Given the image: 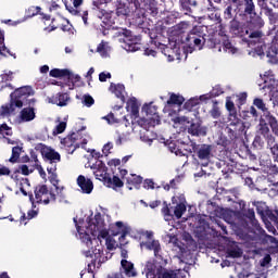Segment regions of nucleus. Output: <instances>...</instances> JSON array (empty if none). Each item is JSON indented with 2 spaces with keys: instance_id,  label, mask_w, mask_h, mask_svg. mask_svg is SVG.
Returning a JSON list of instances; mask_svg holds the SVG:
<instances>
[{
  "instance_id": "nucleus-1",
  "label": "nucleus",
  "mask_w": 278,
  "mask_h": 278,
  "mask_svg": "<svg viewBox=\"0 0 278 278\" xmlns=\"http://www.w3.org/2000/svg\"><path fill=\"white\" fill-rule=\"evenodd\" d=\"M34 94H36V91H34V88L31 86H23L16 88L10 94V103L1 106V116H11V114H14V112H16V108L21 110L23 105L34 108V105H36V98L29 99V97H34Z\"/></svg>"
},
{
  "instance_id": "nucleus-2",
  "label": "nucleus",
  "mask_w": 278,
  "mask_h": 278,
  "mask_svg": "<svg viewBox=\"0 0 278 278\" xmlns=\"http://www.w3.org/2000/svg\"><path fill=\"white\" fill-rule=\"evenodd\" d=\"M233 5L236 15L240 21H249L253 16H257L255 11V2L253 0H228Z\"/></svg>"
},
{
  "instance_id": "nucleus-3",
  "label": "nucleus",
  "mask_w": 278,
  "mask_h": 278,
  "mask_svg": "<svg viewBox=\"0 0 278 278\" xmlns=\"http://www.w3.org/2000/svg\"><path fill=\"white\" fill-rule=\"evenodd\" d=\"M34 192L36 203H43V205H49V203H55L58 199L55 191H53V189H49L47 185H37Z\"/></svg>"
},
{
  "instance_id": "nucleus-4",
  "label": "nucleus",
  "mask_w": 278,
  "mask_h": 278,
  "mask_svg": "<svg viewBox=\"0 0 278 278\" xmlns=\"http://www.w3.org/2000/svg\"><path fill=\"white\" fill-rule=\"evenodd\" d=\"M193 149L200 162H203L202 166H208L210 160L214 157V154L212 153V151H214V146L202 143V144L195 146Z\"/></svg>"
},
{
  "instance_id": "nucleus-5",
  "label": "nucleus",
  "mask_w": 278,
  "mask_h": 278,
  "mask_svg": "<svg viewBox=\"0 0 278 278\" xmlns=\"http://www.w3.org/2000/svg\"><path fill=\"white\" fill-rule=\"evenodd\" d=\"M86 257H91V262L88 264V271L92 273V266L93 268L98 265L101 266V264H105L108 262V256L103 253V248L98 247L94 250H92V254L90 251L85 252Z\"/></svg>"
},
{
  "instance_id": "nucleus-6",
  "label": "nucleus",
  "mask_w": 278,
  "mask_h": 278,
  "mask_svg": "<svg viewBox=\"0 0 278 278\" xmlns=\"http://www.w3.org/2000/svg\"><path fill=\"white\" fill-rule=\"evenodd\" d=\"M105 227V220L103 219V216L101 213H96L93 217L88 218V231H90L93 240H97V233L101 231V229H104Z\"/></svg>"
},
{
  "instance_id": "nucleus-7",
  "label": "nucleus",
  "mask_w": 278,
  "mask_h": 278,
  "mask_svg": "<svg viewBox=\"0 0 278 278\" xmlns=\"http://www.w3.org/2000/svg\"><path fill=\"white\" fill-rule=\"evenodd\" d=\"M229 31L232 36H237L238 38H244V36H249V28L242 25L240 21L237 18H232L229 23Z\"/></svg>"
},
{
  "instance_id": "nucleus-8",
  "label": "nucleus",
  "mask_w": 278,
  "mask_h": 278,
  "mask_svg": "<svg viewBox=\"0 0 278 278\" xmlns=\"http://www.w3.org/2000/svg\"><path fill=\"white\" fill-rule=\"evenodd\" d=\"M184 42H186L189 47V49H194L197 47L198 49H203V45H205V41H203V37L201 35L190 31Z\"/></svg>"
},
{
  "instance_id": "nucleus-9",
  "label": "nucleus",
  "mask_w": 278,
  "mask_h": 278,
  "mask_svg": "<svg viewBox=\"0 0 278 278\" xmlns=\"http://www.w3.org/2000/svg\"><path fill=\"white\" fill-rule=\"evenodd\" d=\"M163 270H164V267H162V265L157 267V265H155V263L151 261H148L146 263L144 271H146L147 278H160Z\"/></svg>"
},
{
  "instance_id": "nucleus-10",
  "label": "nucleus",
  "mask_w": 278,
  "mask_h": 278,
  "mask_svg": "<svg viewBox=\"0 0 278 278\" xmlns=\"http://www.w3.org/2000/svg\"><path fill=\"white\" fill-rule=\"evenodd\" d=\"M41 153L46 162H49L50 166H58V162H62V155L51 148L46 147V150H42Z\"/></svg>"
},
{
  "instance_id": "nucleus-11",
  "label": "nucleus",
  "mask_w": 278,
  "mask_h": 278,
  "mask_svg": "<svg viewBox=\"0 0 278 278\" xmlns=\"http://www.w3.org/2000/svg\"><path fill=\"white\" fill-rule=\"evenodd\" d=\"M119 273H121V275H125L129 278L138 277V271H136V267L134 266V263L131 261H127V260L121 261Z\"/></svg>"
},
{
  "instance_id": "nucleus-12",
  "label": "nucleus",
  "mask_w": 278,
  "mask_h": 278,
  "mask_svg": "<svg viewBox=\"0 0 278 278\" xmlns=\"http://www.w3.org/2000/svg\"><path fill=\"white\" fill-rule=\"evenodd\" d=\"M79 140V130L76 132H72L71 135H67L65 138L61 139V144L63 147H66L67 149H71L74 147L73 151L76 149H79L80 144L77 142Z\"/></svg>"
},
{
  "instance_id": "nucleus-13",
  "label": "nucleus",
  "mask_w": 278,
  "mask_h": 278,
  "mask_svg": "<svg viewBox=\"0 0 278 278\" xmlns=\"http://www.w3.org/2000/svg\"><path fill=\"white\" fill-rule=\"evenodd\" d=\"M77 186L80 187V190L84 192V194H91L92 190H94V184L92 180L84 175L78 176Z\"/></svg>"
},
{
  "instance_id": "nucleus-14",
  "label": "nucleus",
  "mask_w": 278,
  "mask_h": 278,
  "mask_svg": "<svg viewBox=\"0 0 278 278\" xmlns=\"http://www.w3.org/2000/svg\"><path fill=\"white\" fill-rule=\"evenodd\" d=\"M143 110H146V114L148 118H151L152 126L155 127V125H160L161 119H160V114L157 113V106L153 105V103L146 104L143 106Z\"/></svg>"
},
{
  "instance_id": "nucleus-15",
  "label": "nucleus",
  "mask_w": 278,
  "mask_h": 278,
  "mask_svg": "<svg viewBox=\"0 0 278 278\" xmlns=\"http://www.w3.org/2000/svg\"><path fill=\"white\" fill-rule=\"evenodd\" d=\"M140 247H146L148 251H154V256L159 257V260H162V245L160 244V241L157 240H152L148 242H141Z\"/></svg>"
},
{
  "instance_id": "nucleus-16",
  "label": "nucleus",
  "mask_w": 278,
  "mask_h": 278,
  "mask_svg": "<svg viewBox=\"0 0 278 278\" xmlns=\"http://www.w3.org/2000/svg\"><path fill=\"white\" fill-rule=\"evenodd\" d=\"M55 170H58V165L47 167L48 175H50V184L54 186L56 192H62V190H64V187H60V180L58 179V174L55 173Z\"/></svg>"
},
{
  "instance_id": "nucleus-17",
  "label": "nucleus",
  "mask_w": 278,
  "mask_h": 278,
  "mask_svg": "<svg viewBox=\"0 0 278 278\" xmlns=\"http://www.w3.org/2000/svg\"><path fill=\"white\" fill-rule=\"evenodd\" d=\"M96 179H99V181H103L104 185L108 182V179H110V174H108V166L103 162H100L97 165L96 170L93 172Z\"/></svg>"
},
{
  "instance_id": "nucleus-18",
  "label": "nucleus",
  "mask_w": 278,
  "mask_h": 278,
  "mask_svg": "<svg viewBox=\"0 0 278 278\" xmlns=\"http://www.w3.org/2000/svg\"><path fill=\"white\" fill-rule=\"evenodd\" d=\"M228 127L232 129L244 131V129L247 128L244 126V122H242L240 117H238V113L228 114Z\"/></svg>"
},
{
  "instance_id": "nucleus-19",
  "label": "nucleus",
  "mask_w": 278,
  "mask_h": 278,
  "mask_svg": "<svg viewBox=\"0 0 278 278\" xmlns=\"http://www.w3.org/2000/svg\"><path fill=\"white\" fill-rule=\"evenodd\" d=\"M109 231L111 236H119V233H124V236H129L130 228L125 226L123 222H116L115 225L110 227Z\"/></svg>"
},
{
  "instance_id": "nucleus-20",
  "label": "nucleus",
  "mask_w": 278,
  "mask_h": 278,
  "mask_svg": "<svg viewBox=\"0 0 278 278\" xmlns=\"http://www.w3.org/2000/svg\"><path fill=\"white\" fill-rule=\"evenodd\" d=\"M190 136H207V128L201 125V122H193L188 127Z\"/></svg>"
},
{
  "instance_id": "nucleus-21",
  "label": "nucleus",
  "mask_w": 278,
  "mask_h": 278,
  "mask_svg": "<svg viewBox=\"0 0 278 278\" xmlns=\"http://www.w3.org/2000/svg\"><path fill=\"white\" fill-rule=\"evenodd\" d=\"M50 101L54 105H59V108H66V105H68V101H71V96H68V93L59 92L53 96Z\"/></svg>"
},
{
  "instance_id": "nucleus-22",
  "label": "nucleus",
  "mask_w": 278,
  "mask_h": 278,
  "mask_svg": "<svg viewBox=\"0 0 278 278\" xmlns=\"http://www.w3.org/2000/svg\"><path fill=\"white\" fill-rule=\"evenodd\" d=\"M36 118V109L34 106H28L22 109L20 112V119L22 123H29Z\"/></svg>"
},
{
  "instance_id": "nucleus-23",
  "label": "nucleus",
  "mask_w": 278,
  "mask_h": 278,
  "mask_svg": "<svg viewBox=\"0 0 278 278\" xmlns=\"http://www.w3.org/2000/svg\"><path fill=\"white\" fill-rule=\"evenodd\" d=\"M140 47H141V43L138 42V38H134L132 35L124 39V49L127 51H131V52L140 51Z\"/></svg>"
},
{
  "instance_id": "nucleus-24",
  "label": "nucleus",
  "mask_w": 278,
  "mask_h": 278,
  "mask_svg": "<svg viewBox=\"0 0 278 278\" xmlns=\"http://www.w3.org/2000/svg\"><path fill=\"white\" fill-rule=\"evenodd\" d=\"M127 112H130V116L138 118L140 116V106L136 98H130L126 104Z\"/></svg>"
},
{
  "instance_id": "nucleus-25",
  "label": "nucleus",
  "mask_w": 278,
  "mask_h": 278,
  "mask_svg": "<svg viewBox=\"0 0 278 278\" xmlns=\"http://www.w3.org/2000/svg\"><path fill=\"white\" fill-rule=\"evenodd\" d=\"M74 223L81 242L87 244V247H92V237L77 224L76 218H74Z\"/></svg>"
},
{
  "instance_id": "nucleus-26",
  "label": "nucleus",
  "mask_w": 278,
  "mask_h": 278,
  "mask_svg": "<svg viewBox=\"0 0 278 278\" xmlns=\"http://www.w3.org/2000/svg\"><path fill=\"white\" fill-rule=\"evenodd\" d=\"M67 83L65 86L68 87V90H74L75 86H81V76L77 74H73L70 70V74L66 76Z\"/></svg>"
},
{
  "instance_id": "nucleus-27",
  "label": "nucleus",
  "mask_w": 278,
  "mask_h": 278,
  "mask_svg": "<svg viewBox=\"0 0 278 278\" xmlns=\"http://www.w3.org/2000/svg\"><path fill=\"white\" fill-rule=\"evenodd\" d=\"M180 10L184 14L191 15L192 9L197 8V0H179Z\"/></svg>"
},
{
  "instance_id": "nucleus-28",
  "label": "nucleus",
  "mask_w": 278,
  "mask_h": 278,
  "mask_svg": "<svg viewBox=\"0 0 278 278\" xmlns=\"http://www.w3.org/2000/svg\"><path fill=\"white\" fill-rule=\"evenodd\" d=\"M189 25L187 22H180L169 28L170 36H181V34H186V29H188Z\"/></svg>"
},
{
  "instance_id": "nucleus-29",
  "label": "nucleus",
  "mask_w": 278,
  "mask_h": 278,
  "mask_svg": "<svg viewBox=\"0 0 278 278\" xmlns=\"http://www.w3.org/2000/svg\"><path fill=\"white\" fill-rule=\"evenodd\" d=\"M105 186L106 188H112L113 190H116L117 188H123V186H125V182H123L118 176H113V178L109 176Z\"/></svg>"
},
{
  "instance_id": "nucleus-30",
  "label": "nucleus",
  "mask_w": 278,
  "mask_h": 278,
  "mask_svg": "<svg viewBox=\"0 0 278 278\" xmlns=\"http://www.w3.org/2000/svg\"><path fill=\"white\" fill-rule=\"evenodd\" d=\"M74 7H68V4L65 3V8L68 11L70 14H73V16H81V12L77 10L80 5H84V0H71Z\"/></svg>"
},
{
  "instance_id": "nucleus-31",
  "label": "nucleus",
  "mask_w": 278,
  "mask_h": 278,
  "mask_svg": "<svg viewBox=\"0 0 278 278\" xmlns=\"http://www.w3.org/2000/svg\"><path fill=\"white\" fill-rule=\"evenodd\" d=\"M102 24L101 27L104 29H110L114 25V13H104L101 17Z\"/></svg>"
},
{
  "instance_id": "nucleus-32",
  "label": "nucleus",
  "mask_w": 278,
  "mask_h": 278,
  "mask_svg": "<svg viewBox=\"0 0 278 278\" xmlns=\"http://www.w3.org/2000/svg\"><path fill=\"white\" fill-rule=\"evenodd\" d=\"M185 101L186 98H184V96L170 93L169 99L167 100V105H178V108H181Z\"/></svg>"
},
{
  "instance_id": "nucleus-33",
  "label": "nucleus",
  "mask_w": 278,
  "mask_h": 278,
  "mask_svg": "<svg viewBox=\"0 0 278 278\" xmlns=\"http://www.w3.org/2000/svg\"><path fill=\"white\" fill-rule=\"evenodd\" d=\"M264 14L268 17L269 25H274V27L278 26V13L275 12L273 8L267 9V11H265Z\"/></svg>"
},
{
  "instance_id": "nucleus-34",
  "label": "nucleus",
  "mask_w": 278,
  "mask_h": 278,
  "mask_svg": "<svg viewBox=\"0 0 278 278\" xmlns=\"http://www.w3.org/2000/svg\"><path fill=\"white\" fill-rule=\"evenodd\" d=\"M263 37L264 33H262V30H253L251 33H248V42H260Z\"/></svg>"
},
{
  "instance_id": "nucleus-35",
  "label": "nucleus",
  "mask_w": 278,
  "mask_h": 278,
  "mask_svg": "<svg viewBox=\"0 0 278 278\" xmlns=\"http://www.w3.org/2000/svg\"><path fill=\"white\" fill-rule=\"evenodd\" d=\"M23 151V148L15 146L12 148V155L9 159V162H11V164H16V162H18L20 157H21V152Z\"/></svg>"
},
{
  "instance_id": "nucleus-36",
  "label": "nucleus",
  "mask_w": 278,
  "mask_h": 278,
  "mask_svg": "<svg viewBox=\"0 0 278 278\" xmlns=\"http://www.w3.org/2000/svg\"><path fill=\"white\" fill-rule=\"evenodd\" d=\"M50 77H67V75H70V70L67 68H63V70H60V68H53L50 71L49 73Z\"/></svg>"
},
{
  "instance_id": "nucleus-37",
  "label": "nucleus",
  "mask_w": 278,
  "mask_h": 278,
  "mask_svg": "<svg viewBox=\"0 0 278 278\" xmlns=\"http://www.w3.org/2000/svg\"><path fill=\"white\" fill-rule=\"evenodd\" d=\"M210 114L212 118L218 119L220 116H223V113L220 112V108H218V101H213V108L210 111Z\"/></svg>"
},
{
  "instance_id": "nucleus-38",
  "label": "nucleus",
  "mask_w": 278,
  "mask_h": 278,
  "mask_svg": "<svg viewBox=\"0 0 278 278\" xmlns=\"http://www.w3.org/2000/svg\"><path fill=\"white\" fill-rule=\"evenodd\" d=\"M139 127H142V129H146L147 131H149V129H151V127H153V121L148 117V118H139L137 121Z\"/></svg>"
},
{
  "instance_id": "nucleus-39",
  "label": "nucleus",
  "mask_w": 278,
  "mask_h": 278,
  "mask_svg": "<svg viewBox=\"0 0 278 278\" xmlns=\"http://www.w3.org/2000/svg\"><path fill=\"white\" fill-rule=\"evenodd\" d=\"M197 105H199V98H191L184 104V108L188 112H192Z\"/></svg>"
},
{
  "instance_id": "nucleus-40",
  "label": "nucleus",
  "mask_w": 278,
  "mask_h": 278,
  "mask_svg": "<svg viewBox=\"0 0 278 278\" xmlns=\"http://www.w3.org/2000/svg\"><path fill=\"white\" fill-rule=\"evenodd\" d=\"M253 105H255V108H257V110H261V112H268V109L266 106V102H264V100L262 98H255L253 100Z\"/></svg>"
},
{
  "instance_id": "nucleus-41",
  "label": "nucleus",
  "mask_w": 278,
  "mask_h": 278,
  "mask_svg": "<svg viewBox=\"0 0 278 278\" xmlns=\"http://www.w3.org/2000/svg\"><path fill=\"white\" fill-rule=\"evenodd\" d=\"M42 8L40 7H29L26 10V16H28V18H34V16H38V14H40Z\"/></svg>"
},
{
  "instance_id": "nucleus-42",
  "label": "nucleus",
  "mask_w": 278,
  "mask_h": 278,
  "mask_svg": "<svg viewBox=\"0 0 278 278\" xmlns=\"http://www.w3.org/2000/svg\"><path fill=\"white\" fill-rule=\"evenodd\" d=\"M185 212H186V204L179 203L175 206L174 215L176 216V218H181Z\"/></svg>"
},
{
  "instance_id": "nucleus-43",
  "label": "nucleus",
  "mask_w": 278,
  "mask_h": 278,
  "mask_svg": "<svg viewBox=\"0 0 278 278\" xmlns=\"http://www.w3.org/2000/svg\"><path fill=\"white\" fill-rule=\"evenodd\" d=\"M114 92L117 99H125V85L117 84L114 87Z\"/></svg>"
},
{
  "instance_id": "nucleus-44",
  "label": "nucleus",
  "mask_w": 278,
  "mask_h": 278,
  "mask_svg": "<svg viewBox=\"0 0 278 278\" xmlns=\"http://www.w3.org/2000/svg\"><path fill=\"white\" fill-rule=\"evenodd\" d=\"M228 137L230 140H236L239 136H242L244 134V130H237L236 128L228 127Z\"/></svg>"
},
{
  "instance_id": "nucleus-45",
  "label": "nucleus",
  "mask_w": 278,
  "mask_h": 278,
  "mask_svg": "<svg viewBox=\"0 0 278 278\" xmlns=\"http://www.w3.org/2000/svg\"><path fill=\"white\" fill-rule=\"evenodd\" d=\"M81 103L86 108H92V105H94V98H92L90 94H85L83 96Z\"/></svg>"
},
{
  "instance_id": "nucleus-46",
  "label": "nucleus",
  "mask_w": 278,
  "mask_h": 278,
  "mask_svg": "<svg viewBox=\"0 0 278 278\" xmlns=\"http://www.w3.org/2000/svg\"><path fill=\"white\" fill-rule=\"evenodd\" d=\"M228 257H242V250L240 248H231L227 251Z\"/></svg>"
},
{
  "instance_id": "nucleus-47",
  "label": "nucleus",
  "mask_w": 278,
  "mask_h": 278,
  "mask_svg": "<svg viewBox=\"0 0 278 278\" xmlns=\"http://www.w3.org/2000/svg\"><path fill=\"white\" fill-rule=\"evenodd\" d=\"M104 121L109 123V125H115L116 123H121V118L115 117L114 113H109L104 117H102Z\"/></svg>"
},
{
  "instance_id": "nucleus-48",
  "label": "nucleus",
  "mask_w": 278,
  "mask_h": 278,
  "mask_svg": "<svg viewBox=\"0 0 278 278\" xmlns=\"http://www.w3.org/2000/svg\"><path fill=\"white\" fill-rule=\"evenodd\" d=\"M64 131H66V122H60L53 129V136L64 134Z\"/></svg>"
},
{
  "instance_id": "nucleus-49",
  "label": "nucleus",
  "mask_w": 278,
  "mask_h": 278,
  "mask_svg": "<svg viewBox=\"0 0 278 278\" xmlns=\"http://www.w3.org/2000/svg\"><path fill=\"white\" fill-rule=\"evenodd\" d=\"M245 218L250 219V223H252V225L256 226L257 225V219H255V211L253 208H249L245 214H244Z\"/></svg>"
},
{
  "instance_id": "nucleus-50",
  "label": "nucleus",
  "mask_w": 278,
  "mask_h": 278,
  "mask_svg": "<svg viewBox=\"0 0 278 278\" xmlns=\"http://www.w3.org/2000/svg\"><path fill=\"white\" fill-rule=\"evenodd\" d=\"M115 36L117 37L124 36V40H127V38H131V30L127 28H121L115 33Z\"/></svg>"
},
{
  "instance_id": "nucleus-51",
  "label": "nucleus",
  "mask_w": 278,
  "mask_h": 278,
  "mask_svg": "<svg viewBox=\"0 0 278 278\" xmlns=\"http://www.w3.org/2000/svg\"><path fill=\"white\" fill-rule=\"evenodd\" d=\"M225 91L223 90V87L220 85H217L213 87L212 91H210L211 97L214 99L216 97H220Z\"/></svg>"
},
{
  "instance_id": "nucleus-52",
  "label": "nucleus",
  "mask_w": 278,
  "mask_h": 278,
  "mask_svg": "<svg viewBox=\"0 0 278 278\" xmlns=\"http://www.w3.org/2000/svg\"><path fill=\"white\" fill-rule=\"evenodd\" d=\"M15 173H22V175L28 176L31 175V173H34V168L29 169V166L27 165H20L18 169L15 170Z\"/></svg>"
},
{
  "instance_id": "nucleus-53",
  "label": "nucleus",
  "mask_w": 278,
  "mask_h": 278,
  "mask_svg": "<svg viewBox=\"0 0 278 278\" xmlns=\"http://www.w3.org/2000/svg\"><path fill=\"white\" fill-rule=\"evenodd\" d=\"M265 144H266V141H264V139H262L261 136H256L254 138L253 147H255V149H264Z\"/></svg>"
},
{
  "instance_id": "nucleus-54",
  "label": "nucleus",
  "mask_w": 278,
  "mask_h": 278,
  "mask_svg": "<svg viewBox=\"0 0 278 278\" xmlns=\"http://www.w3.org/2000/svg\"><path fill=\"white\" fill-rule=\"evenodd\" d=\"M226 110L229 112L228 114H238V110L236 109V104L231 100L226 101Z\"/></svg>"
},
{
  "instance_id": "nucleus-55",
  "label": "nucleus",
  "mask_w": 278,
  "mask_h": 278,
  "mask_svg": "<svg viewBox=\"0 0 278 278\" xmlns=\"http://www.w3.org/2000/svg\"><path fill=\"white\" fill-rule=\"evenodd\" d=\"M97 52L102 55V58H105L108 55V48L105 46V41H101L97 47Z\"/></svg>"
},
{
  "instance_id": "nucleus-56",
  "label": "nucleus",
  "mask_w": 278,
  "mask_h": 278,
  "mask_svg": "<svg viewBox=\"0 0 278 278\" xmlns=\"http://www.w3.org/2000/svg\"><path fill=\"white\" fill-rule=\"evenodd\" d=\"M97 233L98 235H96V236H97L98 240H105L106 239V242H108V237L110 236V231L102 228V229L98 230Z\"/></svg>"
},
{
  "instance_id": "nucleus-57",
  "label": "nucleus",
  "mask_w": 278,
  "mask_h": 278,
  "mask_svg": "<svg viewBox=\"0 0 278 278\" xmlns=\"http://www.w3.org/2000/svg\"><path fill=\"white\" fill-rule=\"evenodd\" d=\"M233 8L231 5H228L224 11V18L226 21H231L233 18Z\"/></svg>"
},
{
  "instance_id": "nucleus-58",
  "label": "nucleus",
  "mask_w": 278,
  "mask_h": 278,
  "mask_svg": "<svg viewBox=\"0 0 278 278\" xmlns=\"http://www.w3.org/2000/svg\"><path fill=\"white\" fill-rule=\"evenodd\" d=\"M224 49L225 51H229V53H236L238 51V49H236L233 45H231V41H229V39L224 41Z\"/></svg>"
},
{
  "instance_id": "nucleus-59",
  "label": "nucleus",
  "mask_w": 278,
  "mask_h": 278,
  "mask_svg": "<svg viewBox=\"0 0 278 278\" xmlns=\"http://www.w3.org/2000/svg\"><path fill=\"white\" fill-rule=\"evenodd\" d=\"M128 184L140 186V184H142V176L132 175V177L128 179Z\"/></svg>"
},
{
  "instance_id": "nucleus-60",
  "label": "nucleus",
  "mask_w": 278,
  "mask_h": 278,
  "mask_svg": "<svg viewBox=\"0 0 278 278\" xmlns=\"http://www.w3.org/2000/svg\"><path fill=\"white\" fill-rule=\"evenodd\" d=\"M163 207L161 210L163 216L173 218V214L170 213V207L168 206V203L163 202Z\"/></svg>"
},
{
  "instance_id": "nucleus-61",
  "label": "nucleus",
  "mask_w": 278,
  "mask_h": 278,
  "mask_svg": "<svg viewBox=\"0 0 278 278\" xmlns=\"http://www.w3.org/2000/svg\"><path fill=\"white\" fill-rule=\"evenodd\" d=\"M1 79L2 81H5V83L12 81L14 79V73L9 71L1 75Z\"/></svg>"
},
{
  "instance_id": "nucleus-62",
  "label": "nucleus",
  "mask_w": 278,
  "mask_h": 278,
  "mask_svg": "<svg viewBox=\"0 0 278 278\" xmlns=\"http://www.w3.org/2000/svg\"><path fill=\"white\" fill-rule=\"evenodd\" d=\"M245 160H250V162H255L257 160V155H255L251 149L245 148Z\"/></svg>"
},
{
  "instance_id": "nucleus-63",
  "label": "nucleus",
  "mask_w": 278,
  "mask_h": 278,
  "mask_svg": "<svg viewBox=\"0 0 278 278\" xmlns=\"http://www.w3.org/2000/svg\"><path fill=\"white\" fill-rule=\"evenodd\" d=\"M256 2L258 8L264 10V13L270 10V8L268 7V0H256Z\"/></svg>"
},
{
  "instance_id": "nucleus-64",
  "label": "nucleus",
  "mask_w": 278,
  "mask_h": 278,
  "mask_svg": "<svg viewBox=\"0 0 278 278\" xmlns=\"http://www.w3.org/2000/svg\"><path fill=\"white\" fill-rule=\"evenodd\" d=\"M217 144H219L220 147H229V144H231V141L229 139H227V137H220Z\"/></svg>"
}]
</instances>
